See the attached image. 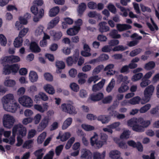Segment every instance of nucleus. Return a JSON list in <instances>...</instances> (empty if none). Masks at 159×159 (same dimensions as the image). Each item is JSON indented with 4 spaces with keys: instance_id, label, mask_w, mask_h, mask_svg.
Wrapping results in <instances>:
<instances>
[{
    "instance_id": "1",
    "label": "nucleus",
    "mask_w": 159,
    "mask_h": 159,
    "mask_svg": "<svg viewBox=\"0 0 159 159\" xmlns=\"http://www.w3.org/2000/svg\"><path fill=\"white\" fill-rule=\"evenodd\" d=\"M150 120H144L142 118H133L127 122L129 126L132 127L133 130L138 132L144 131V128L148 127L150 124Z\"/></svg>"
},
{
    "instance_id": "2",
    "label": "nucleus",
    "mask_w": 159,
    "mask_h": 159,
    "mask_svg": "<svg viewBox=\"0 0 159 159\" xmlns=\"http://www.w3.org/2000/svg\"><path fill=\"white\" fill-rule=\"evenodd\" d=\"M2 102L3 107L6 111L11 112H15L19 105L14 100V97L12 94H8L4 96L2 98Z\"/></svg>"
},
{
    "instance_id": "3",
    "label": "nucleus",
    "mask_w": 159,
    "mask_h": 159,
    "mask_svg": "<svg viewBox=\"0 0 159 159\" xmlns=\"http://www.w3.org/2000/svg\"><path fill=\"white\" fill-rule=\"evenodd\" d=\"M107 137V135L104 133H101L99 136L95 133L93 136L90 138L91 145L96 148H100L106 143Z\"/></svg>"
},
{
    "instance_id": "4",
    "label": "nucleus",
    "mask_w": 159,
    "mask_h": 159,
    "mask_svg": "<svg viewBox=\"0 0 159 159\" xmlns=\"http://www.w3.org/2000/svg\"><path fill=\"white\" fill-rule=\"evenodd\" d=\"M26 134V129L21 124L15 125L12 129V135L9 139V143L13 144L16 141L15 136L16 134L21 135L22 137L25 136Z\"/></svg>"
},
{
    "instance_id": "5",
    "label": "nucleus",
    "mask_w": 159,
    "mask_h": 159,
    "mask_svg": "<svg viewBox=\"0 0 159 159\" xmlns=\"http://www.w3.org/2000/svg\"><path fill=\"white\" fill-rule=\"evenodd\" d=\"M154 89L155 88L152 85H150L145 89L144 92V98L141 101L142 104H144L149 101Z\"/></svg>"
},
{
    "instance_id": "6",
    "label": "nucleus",
    "mask_w": 159,
    "mask_h": 159,
    "mask_svg": "<svg viewBox=\"0 0 159 159\" xmlns=\"http://www.w3.org/2000/svg\"><path fill=\"white\" fill-rule=\"evenodd\" d=\"M14 117L9 114H5L3 119V123L4 127L10 129L13 126L15 122Z\"/></svg>"
},
{
    "instance_id": "7",
    "label": "nucleus",
    "mask_w": 159,
    "mask_h": 159,
    "mask_svg": "<svg viewBox=\"0 0 159 159\" xmlns=\"http://www.w3.org/2000/svg\"><path fill=\"white\" fill-rule=\"evenodd\" d=\"M18 101L24 107H30L33 105V101L31 98L26 95L23 96L19 98Z\"/></svg>"
},
{
    "instance_id": "8",
    "label": "nucleus",
    "mask_w": 159,
    "mask_h": 159,
    "mask_svg": "<svg viewBox=\"0 0 159 159\" xmlns=\"http://www.w3.org/2000/svg\"><path fill=\"white\" fill-rule=\"evenodd\" d=\"M30 14L27 13L23 16H20L19 17V20L20 22L17 21L15 24V26L18 30L23 28L22 24L26 25L27 23L28 20L30 17Z\"/></svg>"
},
{
    "instance_id": "9",
    "label": "nucleus",
    "mask_w": 159,
    "mask_h": 159,
    "mask_svg": "<svg viewBox=\"0 0 159 159\" xmlns=\"http://www.w3.org/2000/svg\"><path fill=\"white\" fill-rule=\"evenodd\" d=\"M20 60V58L17 56L11 55L2 58L0 60L1 64L4 63H13L17 62Z\"/></svg>"
},
{
    "instance_id": "10",
    "label": "nucleus",
    "mask_w": 159,
    "mask_h": 159,
    "mask_svg": "<svg viewBox=\"0 0 159 159\" xmlns=\"http://www.w3.org/2000/svg\"><path fill=\"white\" fill-rule=\"evenodd\" d=\"M61 108L62 111L70 114H75L77 113L75 107L69 103H64L61 105Z\"/></svg>"
},
{
    "instance_id": "11",
    "label": "nucleus",
    "mask_w": 159,
    "mask_h": 159,
    "mask_svg": "<svg viewBox=\"0 0 159 159\" xmlns=\"http://www.w3.org/2000/svg\"><path fill=\"white\" fill-rule=\"evenodd\" d=\"M92 153L90 151L86 149H83L81 150L80 158L84 159H91Z\"/></svg>"
},
{
    "instance_id": "12",
    "label": "nucleus",
    "mask_w": 159,
    "mask_h": 159,
    "mask_svg": "<svg viewBox=\"0 0 159 159\" xmlns=\"http://www.w3.org/2000/svg\"><path fill=\"white\" fill-rule=\"evenodd\" d=\"M127 144L131 147L135 148L136 147L138 150L140 152L143 151V147L141 143L140 142L136 143L134 141L131 140L128 141L127 142Z\"/></svg>"
},
{
    "instance_id": "13",
    "label": "nucleus",
    "mask_w": 159,
    "mask_h": 159,
    "mask_svg": "<svg viewBox=\"0 0 159 159\" xmlns=\"http://www.w3.org/2000/svg\"><path fill=\"white\" fill-rule=\"evenodd\" d=\"M51 36L52 37L53 40L57 41L61 39L62 36V33L61 31H56L54 30H51L49 32Z\"/></svg>"
},
{
    "instance_id": "14",
    "label": "nucleus",
    "mask_w": 159,
    "mask_h": 159,
    "mask_svg": "<svg viewBox=\"0 0 159 159\" xmlns=\"http://www.w3.org/2000/svg\"><path fill=\"white\" fill-rule=\"evenodd\" d=\"M48 105L47 103H45L43 104L42 106L39 104H35L34 106V108L38 111L41 113L44 112L48 108Z\"/></svg>"
},
{
    "instance_id": "15",
    "label": "nucleus",
    "mask_w": 159,
    "mask_h": 159,
    "mask_svg": "<svg viewBox=\"0 0 159 159\" xmlns=\"http://www.w3.org/2000/svg\"><path fill=\"white\" fill-rule=\"evenodd\" d=\"M49 122V119L48 117H45L42 120L39 124L38 129L39 130L42 131L43 130L48 124Z\"/></svg>"
},
{
    "instance_id": "16",
    "label": "nucleus",
    "mask_w": 159,
    "mask_h": 159,
    "mask_svg": "<svg viewBox=\"0 0 159 159\" xmlns=\"http://www.w3.org/2000/svg\"><path fill=\"white\" fill-rule=\"evenodd\" d=\"M78 56L79 53H77L75 55H73V58L71 57H68L66 59L67 65L70 66L73 63H75L78 59Z\"/></svg>"
},
{
    "instance_id": "17",
    "label": "nucleus",
    "mask_w": 159,
    "mask_h": 159,
    "mask_svg": "<svg viewBox=\"0 0 159 159\" xmlns=\"http://www.w3.org/2000/svg\"><path fill=\"white\" fill-rule=\"evenodd\" d=\"M80 29V27L74 26L68 29L67 31V33L68 35L70 36L75 35L78 33Z\"/></svg>"
},
{
    "instance_id": "18",
    "label": "nucleus",
    "mask_w": 159,
    "mask_h": 159,
    "mask_svg": "<svg viewBox=\"0 0 159 159\" xmlns=\"http://www.w3.org/2000/svg\"><path fill=\"white\" fill-rule=\"evenodd\" d=\"M105 82V79H102L101 81L97 84H94L92 88V90L94 92H96L100 90L103 87Z\"/></svg>"
},
{
    "instance_id": "19",
    "label": "nucleus",
    "mask_w": 159,
    "mask_h": 159,
    "mask_svg": "<svg viewBox=\"0 0 159 159\" xmlns=\"http://www.w3.org/2000/svg\"><path fill=\"white\" fill-rule=\"evenodd\" d=\"M131 26L128 24H118L116 25V28L120 32L130 29H131Z\"/></svg>"
},
{
    "instance_id": "20",
    "label": "nucleus",
    "mask_w": 159,
    "mask_h": 159,
    "mask_svg": "<svg viewBox=\"0 0 159 159\" xmlns=\"http://www.w3.org/2000/svg\"><path fill=\"white\" fill-rule=\"evenodd\" d=\"M60 18L57 16L52 20L48 24L47 29H50L53 28L59 22Z\"/></svg>"
},
{
    "instance_id": "21",
    "label": "nucleus",
    "mask_w": 159,
    "mask_h": 159,
    "mask_svg": "<svg viewBox=\"0 0 159 159\" xmlns=\"http://www.w3.org/2000/svg\"><path fill=\"white\" fill-rule=\"evenodd\" d=\"M29 79L31 82H35L38 80V76L35 72L31 71L29 74Z\"/></svg>"
},
{
    "instance_id": "22",
    "label": "nucleus",
    "mask_w": 159,
    "mask_h": 159,
    "mask_svg": "<svg viewBox=\"0 0 159 159\" xmlns=\"http://www.w3.org/2000/svg\"><path fill=\"white\" fill-rule=\"evenodd\" d=\"M120 152L117 150L111 151L109 153L110 157L113 159H122L120 157Z\"/></svg>"
},
{
    "instance_id": "23",
    "label": "nucleus",
    "mask_w": 159,
    "mask_h": 159,
    "mask_svg": "<svg viewBox=\"0 0 159 159\" xmlns=\"http://www.w3.org/2000/svg\"><path fill=\"white\" fill-rule=\"evenodd\" d=\"M79 78L78 83L79 84H82L86 82V79L87 78V75L84 73H79L78 75Z\"/></svg>"
},
{
    "instance_id": "24",
    "label": "nucleus",
    "mask_w": 159,
    "mask_h": 159,
    "mask_svg": "<svg viewBox=\"0 0 159 159\" xmlns=\"http://www.w3.org/2000/svg\"><path fill=\"white\" fill-rule=\"evenodd\" d=\"M114 65L113 64H111L107 65L104 68L105 71H107V74L108 75H113L115 71L113 70L112 69L114 67Z\"/></svg>"
},
{
    "instance_id": "25",
    "label": "nucleus",
    "mask_w": 159,
    "mask_h": 159,
    "mask_svg": "<svg viewBox=\"0 0 159 159\" xmlns=\"http://www.w3.org/2000/svg\"><path fill=\"white\" fill-rule=\"evenodd\" d=\"M107 24V23L105 22H102L99 23V30L100 32L103 33L109 30V28L106 25Z\"/></svg>"
},
{
    "instance_id": "26",
    "label": "nucleus",
    "mask_w": 159,
    "mask_h": 159,
    "mask_svg": "<svg viewBox=\"0 0 159 159\" xmlns=\"http://www.w3.org/2000/svg\"><path fill=\"white\" fill-rule=\"evenodd\" d=\"M30 48L31 51L34 52H39L41 50L37 44L34 42H31L30 46Z\"/></svg>"
},
{
    "instance_id": "27",
    "label": "nucleus",
    "mask_w": 159,
    "mask_h": 159,
    "mask_svg": "<svg viewBox=\"0 0 159 159\" xmlns=\"http://www.w3.org/2000/svg\"><path fill=\"white\" fill-rule=\"evenodd\" d=\"M103 97V95L102 93H99L96 95L94 94H91L90 96V99L91 100L95 101H99Z\"/></svg>"
},
{
    "instance_id": "28",
    "label": "nucleus",
    "mask_w": 159,
    "mask_h": 159,
    "mask_svg": "<svg viewBox=\"0 0 159 159\" xmlns=\"http://www.w3.org/2000/svg\"><path fill=\"white\" fill-rule=\"evenodd\" d=\"M59 11V8L58 7H54L50 10L49 15L50 17H54L56 16Z\"/></svg>"
},
{
    "instance_id": "29",
    "label": "nucleus",
    "mask_w": 159,
    "mask_h": 159,
    "mask_svg": "<svg viewBox=\"0 0 159 159\" xmlns=\"http://www.w3.org/2000/svg\"><path fill=\"white\" fill-rule=\"evenodd\" d=\"M106 152L103 151L102 154L95 152L93 153V159H104L105 156Z\"/></svg>"
},
{
    "instance_id": "30",
    "label": "nucleus",
    "mask_w": 159,
    "mask_h": 159,
    "mask_svg": "<svg viewBox=\"0 0 159 159\" xmlns=\"http://www.w3.org/2000/svg\"><path fill=\"white\" fill-rule=\"evenodd\" d=\"M44 89L49 94H53L55 93V90L53 87L51 85L47 84L44 86Z\"/></svg>"
},
{
    "instance_id": "31",
    "label": "nucleus",
    "mask_w": 159,
    "mask_h": 159,
    "mask_svg": "<svg viewBox=\"0 0 159 159\" xmlns=\"http://www.w3.org/2000/svg\"><path fill=\"white\" fill-rule=\"evenodd\" d=\"M16 84L15 81L13 80L8 79L6 78L4 82V84L5 86L12 87Z\"/></svg>"
},
{
    "instance_id": "32",
    "label": "nucleus",
    "mask_w": 159,
    "mask_h": 159,
    "mask_svg": "<svg viewBox=\"0 0 159 159\" xmlns=\"http://www.w3.org/2000/svg\"><path fill=\"white\" fill-rule=\"evenodd\" d=\"M22 38L18 36L15 39L14 42V45L16 48H19L22 46L23 43Z\"/></svg>"
},
{
    "instance_id": "33",
    "label": "nucleus",
    "mask_w": 159,
    "mask_h": 159,
    "mask_svg": "<svg viewBox=\"0 0 159 159\" xmlns=\"http://www.w3.org/2000/svg\"><path fill=\"white\" fill-rule=\"evenodd\" d=\"M43 27L42 25H40L37 27L34 30V34L36 36H40L43 33Z\"/></svg>"
},
{
    "instance_id": "34",
    "label": "nucleus",
    "mask_w": 159,
    "mask_h": 159,
    "mask_svg": "<svg viewBox=\"0 0 159 159\" xmlns=\"http://www.w3.org/2000/svg\"><path fill=\"white\" fill-rule=\"evenodd\" d=\"M72 121V118L69 117L67 118L64 122L62 126V129H67L71 124Z\"/></svg>"
},
{
    "instance_id": "35",
    "label": "nucleus",
    "mask_w": 159,
    "mask_h": 159,
    "mask_svg": "<svg viewBox=\"0 0 159 159\" xmlns=\"http://www.w3.org/2000/svg\"><path fill=\"white\" fill-rule=\"evenodd\" d=\"M56 66L58 69L57 70V73H60L61 72V69H64L65 67V64L62 61H57L56 63Z\"/></svg>"
},
{
    "instance_id": "36",
    "label": "nucleus",
    "mask_w": 159,
    "mask_h": 159,
    "mask_svg": "<svg viewBox=\"0 0 159 159\" xmlns=\"http://www.w3.org/2000/svg\"><path fill=\"white\" fill-rule=\"evenodd\" d=\"M7 63L4 62V64H2L3 66H4V65H5L3 69V73L5 75L10 74L11 71V66L7 65Z\"/></svg>"
},
{
    "instance_id": "37",
    "label": "nucleus",
    "mask_w": 159,
    "mask_h": 159,
    "mask_svg": "<svg viewBox=\"0 0 159 159\" xmlns=\"http://www.w3.org/2000/svg\"><path fill=\"white\" fill-rule=\"evenodd\" d=\"M110 120L109 116H100L98 117V120L101 121L103 124L108 123Z\"/></svg>"
},
{
    "instance_id": "38",
    "label": "nucleus",
    "mask_w": 159,
    "mask_h": 159,
    "mask_svg": "<svg viewBox=\"0 0 159 159\" xmlns=\"http://www.w3.org/2000/svg\"><path fill=\"white\" fill-rule=\"evenodd\" d=\"M115 84V80L112 79L107 87V91L108 93L110 92L114 88Z\"/></svg>"
},
{
    "instance_id": "39",
    "label": "nucleus",
    "mask_w": 159,
    "mask_h": 159,
    "mask_svg": "<svg viewBox=\"0 0 159 159\" xmlns=\"http://www.w3.org/2000/svg\"><path fill=\"white\" fill-rule=\"evenodd\" d=\"M86 7V5L84 3H82L79 5L78 9V11L79 15H82L85 10Z\"/></svg>"
},
{
    "instance_id": "40",
    "label": "nucleus",
    "mask_w": 159,
    "mask_h": 159,
    "mask_svg": "<svg viewBox=\"0 0 159 159\" xmlns=\"http://www.w3.org/2000/svg\"><path fill=\"white\" fill-rule=\"evenodd\" d=\"M70 136V134L69 132H66L63 134L61 137L60 136H57V139H60L62 141H65Z\"/></svg>"
},
{
    "instance_id": "41",
    "label": "nucleus",
    "mask_w": 159,
    "mask_h": 159,
    "mask_svg": "<svg viewBox=\"0 0 159 159\" xmlns=\"http://www.w3.org/2000/svg\"><path fill=\"white\" fill-rule=\"evenodd\" d=\"M43 150V148H42L34 152V155L37 157V159H42L44 154V153L42 152Z\"/></svg>"
},
{
    "instance_id": "42",
    "label": "nucleus",
    "mask_w": 159,
    "mask_h": 159,
    "mask_svg": "<svg viewBox=\"0 0 159 159\" xmlns=\"http://www.w3.org/2000/svg\"><path fill=\"white\" fill-rule=\"evenodd\" d=\"M81 127L84 130L88 131H92L94 129V127L93 126L86 124H82Z\"/></svg>"
},
{
    "instance_id": "43",
    "label": "nucleus",
    "mask_w": 159,
    "mask_h": 159,
    "mask_svg": "<svg viewBox=\"0 0 159 159\" xmlns=\"http://www.w3.org/2000/svg\"><path fill=\"white\" fill-rule=\"evenodd\" d=\"M100 79V78L97 75H93L89 77L88 80V82L91 84L92 82L94 83H96Z\"/></svg>"
},
{
    "instance_id": "44",
    "label": "nucleus",
    "mask_w": 159,
    "mask_h": 159,
    "mask_svg": "<svg viewBox=\"0 0 159 159\" xmlns=\"http://www.w3.org/2000/svg\"><path fill=\"white\" fill-rule=\"evenodd\" d=\"M118 31L115 30H113L110 33L109 35L112 38L114 39H119L120 38L121 36L118 34Z\"/></svg>"
},
{
    "instance_id": "45",
    "label": "nucleus",
    "mask_w": 159,
    "mask_h": 159,
    "mask_svg": "<svg viewBox=\"0 0 159 159\" xmlns=\"http://www.w3.org/2000/svg\"><path fill=\"white\" fill-rule=\"evenodd\" d=\"M104 68V66L102 65H99L96 67L93 70V75H97Z\"/></svg>"
},
{
    "instance_id": "46",
    "label": "nucleus",
    "mask_w": 159,
    "mask_h": 159,
    "mask_svg": "<svg viewBox=\"0 0 159 159\" xmlns=\"http://www.w3.org/2000/svg\"><path fill=\"white\" fill-rule=\"evenodd\" d=\"M151 22L152 23L153 25H152L150 23H147V25L149 28L150 29V30L152 31H154L155 30H158V27L154 23L153 20L152 18L151 19Z\"/></svg>"
},
{
    "instance_id": "47",
    "label": "nucleus",
    "mask_w": 159,
    "mask_h": 159,
    "mask_svg": "<svg viewBox=\"0 0 159 159\" xmlns=\"http://www.w3.org/2000/svg\"><path fill=\"white\" fill-rule=\"evenodd\" d=\"M129 89L127 84L122 83L121 86L118 89V92L120 93H122L127 91Z\"/></svg>"
},
{
    "instance_id": "48",
    "label": "nucleus",
    "mask_w": 159,
    "mask_h": 159,
    "mask_svg": "<svg viewBox=\"0 0 159 159\" xmlns=\"http://www.w3.org/2000/svg\"><path fill=\"white\" fill-rule=\"evenodd\" d=\"M155 65V63L154 62L150 61L145 65L144 68L147 70H150L153 69Z\"/></svg>"
},
{
    "instance_id": "49",
    "label": "nucleus",
    "mask_w": 159,
    "mask_h": 159,
    "mask_svg": "<svg viewBox=\"0 0 159 159\" xmlns=\"http://www.w3.org/2000/svg\"><path fill=\"white\" fill-rule=\"evenodd\" d=\"M130 132L128 130H126L124 131L120 136L121 139H127L129 138Z\"/></svg>"
},
{
    "instance_id": "50",
    "label": "nucleus",
    "mask_w": 159,
    "mask_h": 159,
    "mask_svg": "<svg viewBox=\"0 0 159 159\" xmlns=\"http://www.w3.org/2000/svg\"><path fill=\"white\" fill-rule=\"evenodd\" d=\"M114 140L115 142L118 144L120 147L122 149H126L127 148V146L125 143L123 142H121L120 143H119L118 141L119 139L117 138H115L114 139Z\"/></svg>"
},
{
    "instance_id": "51",
    "label": "nucleus",
    "mask_w": 159,
    "mask_h": 159,
    "mask_svg": "<svg viewBox=\"0 0 159 159\" xmlns=\"http://www.w3.org/2000/svg\"><path fill=\"white\" fill-rule=\"evenodd\" d=\"M140 98L138 96L134 97L129 100L130 104L134 105L139 104L140 101Z\"/></svg>"
},
{
    "instance_id": "52",
    "label": "nucleus",
    "mask_w": 159,
    "mask_h": 159,
    "mask_svg": "<svg viewBox=\"0 0 159 159\" xmlns=\"http://www.w3.org/2000/svg\"><path fill=\"white\" fill-rule=\"evenodd\" d=\"M44 10L43 9H40L39 12L38 17L36 16H35L34 18V22H37L39 21V19L41 18L44 15Z\"/></svg>"
},
{
    "instance_id": "53",
    "label": "nucleus",
    "mask_w": 159,
    "mask_h": 159,
    "mask_svg": "<svg viewBox=\"0 0 159 159\" xmlns=\"http://www.w3.org/2000/svg\"><path fill=\"white\" fill-rule=\"evenodd\" d=\"M46 133L43 132L38 137L37 142L39 144L42 143L46 136Z\"/></svg>"
},
{
    "instance_id": "54",
    "label": "nucleus",
    "mask_w": 159,
    "mask_h": 159,
    "mask_svg": "<svg viewBox=\"0 0 159 159\" xmlns=\"http://www.w3.org/2000/svg\"><path fill=\"white\" fill-rule=\"evenodd\" d=\"M33 141L30 140L25 141L23 145V147L24 148L29 149L32 146Z\"/></svg>"
},
{
    "instance_id": "55",
    "label": "nucleus",
    "mask_w": 159,
    "mask_h": 159,
    "mask_svg": "<svg viewBox=\"0 0 159 159\" xmlns=\"http://www.w3.org/2000/svg\"><path fill=\"white\" fill-rule=\"evenodd\" d=\"M150 104H147L142 107L139 110V112L141 113H144L146 112L151 108Z\"/></svg>"
},
{
    "instance_id": "56",
    "label": "nucleus",
    "mask_w": 159,
    "mask_h": 159,
    "mask_svg": "<svg viewBox=\"0 0 159 159\" xmlns=\"http://www.w3.org/2000/svg\"><path fill=\"white\" fill-rule=\"evenodd\" d=\"M116 6L120 9V11L123 12L122 15L123 16L126 17L128 15V12L127 11V9H125L124 7L120 6L119 3H116Z\"/></svg>"
},
{
    "instance_id": "57",
    "label": "nucleus",
    "mask_w": 159,
    "mask_h": 159,
    "mask_svg": "<svg viewBox=\"0 0 159 159\" xmlns=\"http://www.w3.org/2000/svg\"><path fill=\"white\" fill-rule=\"evenodd\" d=\"M143 76V74L139 73L135 74L132 77L131 80L133 81H135L141 79Z\"/></svg>"
},
{
    "instance_id": "58",
    "label": "nucleus",
    "mask_w": 159,
    "mask_h": 159,
    "mask_svg": "<svg viewBox=\"0 0 159 159\" xmlns=\"http://www.w3.org/2000/svg\"><path fill=\"white\" fill-rule=\"evenodd\" d=\"M88 16L90 17H98L100 19L101 17L99 14L97 13L96 11H91L88 14Z\"/></svg>"
},
{
    "instance_id": "59",
    "label": "nucleus",
    "mask_w": 159,
    "mask_h": 159,
    "mask_svg": "<svg viewBox=\"0 0 159 159\" xmlns=\"http://www.w3.org/2000/svg\"><path fill=\"white\" fill-rule=\"evenodd\" d=\"M120 125V123L119 122H115L109 125V127H111L112 129H115L117 131H120V128L119 127Z\"/></svg>"
},
{
    "instance_id": "60",
    "label": "nucleus",
    "mask_w": 159,
    "mask_h": 159,
    "mask_svg": "<svg viewBox=\"0 0 159 159\" xmlns=\"http://www.w3.org/2000/svg\"><path fill=\"white\" fill-rule=\"evenodd\" d=\"M7 42L6 38L3 34H0V44L1 45L5 46Z\"/></svg>"
},
{
    "instance_id": "61",
    "label": "nucleus",
    "mask_w": 159,
    "mask_h": 159,
    "mask_svg": "<svg viewBox=\"0 0 159 159\" xmlns=\"http://www.w3.org/2000/svg\"><path fill=\"white\" fill-rule=\"evenodd\" d=\"M141 51V49L140 48L136 49L130 52V56L132 57H134L140 53Z\"/></svg>"
},
{
    "instance_id": "62",
    "label": "nucleus",
    "mask_w": 159,
    "mask_h": 159,
    "mask_svg": "<svg viewBox=\"0 0 159 159\" xmlns=\"http://www.w3.org/2000/svg\"><path fill=\"white\" fill-rule=\"evenodd\" d=\"M29 31V29L28 28H24L22 30L19 32V36L21 38L24 37L27 33Z\"/></svg>"
},
{
    "instance_id": "63",
    "label": "nucleus",
    "mask_w": 159,
    "mask_h": 159,
    "mask_svg": "<svg viewBox=\"0 0 159 159\" xmlns=\"http://www.w3.org/2000/svg\"><path fill=\"white\" fill-rule=\"evenodd\" d=\"M70 87L72 90L75 92H77L79 89V86L75 83H71Z\"/></svg>"
},
{
    "instance_id": "64",
    "label": "nucleus",
    "mask_w": 159,
    "mask_h": 159,
    "mask_svg": "<svg viewBox=\"0 0 159 159\" xmlns=\"http://www.w3.org/2000/svg\"><path fill=\"white\" fill-rule=\"evenodd\" d=\"M54 154V151L51 150L44 157L43 159H52Z\"/></svg>"
}]
</instances>
